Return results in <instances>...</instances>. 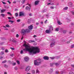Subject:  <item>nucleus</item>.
I'll use <instances>...</instances> for the list:
<instances>
[{"label": "nucleus", "mask_w": 74, "mask_h": 74, "mask_svg": "<svg viewBox=\"0 0 74 74\" xmlns=\"http://www.w3.org/2000/svg\"><path fill=\"white\" fill-rule=\"evenodd\" d=\"M1 49H2V50H4V47L2 48Z\"/></svg>", "instance_id": "nucleus-56"}, {"label": "nucleus", "mask_w": 74, "mask_h": 74, "mask_svg": "<svg viewBox=\"0 0 74 74\" xmlns=\"http://www.w3.org/2000/svg\"><path fill=\"white\" fill-rule=\"evenodd\" d=\"M39 24V23H36V25H38Z\"/></svg>", "instance_id": "nucleus-54"}, {"label": "nucleus", "mask_w": 74, "mask_h": 74, "mask_svg": "<svg viewBox=\"0 0 74 74\" xmlns=\"http://www.w3.org/2000/svg\"><path fill=\"white\" fill-rule=\"evenodd\" d=\"M50 71H51V72H52V71H53V69L51 68L50 69Z\"/></svg>", "instance_id": "nucleus-47"}, {"label": "nucleus", "mask_w": 74, "mask_h": 74, "mask_svg": "<svg viewBox=\"0 0 74 74\" xmlns=\"http://www.w3.org/2000/svg\"><path fill=\"white\" fill-rule=\"evenodd\" d=\"M7 13L8 14H10V15H12V14H11V13H10V12H7Z\"/></svg>", "instance_id": "nucleus-36"}, {"label": "nucleus", "mask_w": 74, "mask_h": 74, "mask_svg": "<svg viewBox=\"0 0 74 74\" xmlns=\"http://www.w3.org/2000/svg\"><path fill=\"white\" fill-rule=\"evenodd\" d=\"M20 53H21V54H22V53H23V50H21L20 52Z\"/></svg>", "instance_id": "nucleus-33"}, {"label": "nucleus", "mask_w": 74, "mask_h": 74, "mask_svg": "<svg viewBox=\"0 0 74 74\" xmlns=\"http://www.w3.org/2000/svg\"><path fill=\"white\" fill-rule=\"evenodd\" d=\"M68 22H70V20L69 19H68Z\"/></svg>", "instance_id": "nucleus-57"}, {"label": "nucleus", "mask_w": 74, "mask_h": 74, "mask_svg": "<svg viewBox=\"0 0 74 74\" xmlns=\"http://www.w3.org/2000/svg\"><path fill=\"white\" fill-rule=\"evenodd\" d=\"M8 52V50L7 49H6L5 51V52L6 53H7Z\"/></svg>", "instance_id": "nucleus-43"}, {"label": "nucleus", "mask_w": 74, "mask_h": 74, "mask_svg": "<svg viewBox=\"0 0 74 74\" xmlns=\"http://www.w3.org/2000/svg\"><path fill=\"white\" fill-rule=\"evenodd\" d=\"M55 64V65H56V66H58V63H56Z\"/></svg>", "instance_id": "nucleus-51"}, {"label": "nucleus", "mask_w": 74, "mask_h": 74, "mask_svg": "<svg viewBox=\"0 0 74 74\" xmlns=\"http://www.w3.org/2000/svg\"><path fill=\"white\" fill-rule=\"evenodd\" d=\"M30 4L29 5V7L28 6H27L25 8V9L26 10H28V11H30Z\"/></svg>", "instance_id": "nucleus-8"}, {"label": "nucleus", "mask_w": 74, "mask_h": 74, "mask_svg": "<svg viewBox=\"0 0 74 74\" xmlns=\"http://www.w3.org/2000/svg\"><path fill=\"white\" fill-rule=\"evenodd\" d=\"M38 3H39V1H37L35 2V5H37V4H38Z\"/></svg>", "instance_id": "nucleus-14"}, {"label": "nucleus", "mask_w": 74, "mask_h": 74, "mask_svg": "<svg viewBox=\"0 0 74 74\" xmlns=\"http://www.w3.org/2000/svg\"><path fill=\"white\" fill-rule=\"evenodd\" d=\"M47 20H46L45 22V23H47Z\"/></svg>", "instance_id": "nucleus-62"}, {"label": "nucleus", "mask_w": 74, "mask_h": 74, "mask_svg": "<svg viewBox=\"0 0 74 74\" xmlns=\"http://www.w3.org/2000/svg\"><path fill=\"white\" fill-rule=\"evenodd\" d=\"M14 69H15V70H18V67H15L14 68Z\"/></svg>", "instance_id": "nucleus-44"}, {"label": "nucleus", "mask_w": 74, "mask_h": 74, "mask_svg": "<svg viewBox=\"0 0 74 74\" xmlns=\"http://www.w3.org/2000/svg\"><path fill=\"white\" fill-rule=\"evenodd\" d=\"M69 74H74V73L73 72H69Z\"/></svg>", "instance_id": "nucleus-37"}, {"label": "nucleus", "mask_w": 74, "mask_h": 74, "mask_svg": "<svg viewBox=\"0 0 74 74\" xmlns=\"http://www.w3.org/2000/svg\"><path fill=\"white\" fill-rule=\"evenodd\" d=\"M50 8L53 10V9H54V8H55L53 6H51L50 7Z\"/></svg>", "instance_id": "nucleus-28"}, {"label": "nucleus", "mask_w": 74, "mask_h": 74, "mask_svg": "<svg viewBox=\"0 0 74 74\" xmlns=\"http://www.w3.org/2000/svg\"><path fill=\"white\" fill-rule=\"evenodd\" d=\"M6 10L5 9H2L1 10V13H3V12H4Z\"/></svg>", "instance_id": "nucleus-13"}, {"label": "nucleus", "mask_w": 74, "mask_h": 74, "mask_svg": "<svg viewBox=\"0 0 74 74\" xmlns=\"http://www.w3.org/2000/svg\"><path fill=\"white\" fill-rule=\"evenodd\" d=\"M55 44V42H51L50 44L51 47H52L53 46H54Z\"/></svg>", "instance_id": "nucleus-7"}, {"label": "nucleus", "mask_w": 74, "mask_h": 74, "mask_svg": "<svg viewBox=\"0 0 74 74\" xmlns=\"http://www.w3.org/2000/svg\"><path fill=\"white\" fill-rule=\"evenodd\" d=\"M12 65L13 66H15V65H16V63L14 62L12 63Z\"/></svg>", "instance_id": "nucleus-40"}, {"label": "nucleus", "mask_w": 74, "mask_h": 74, "mask_svg": "<svg viewBox=\"0 0 74 74\" xmlns=\"http://www.w3.org/2000/svg\"><path fill=\"white\" fill-rule=\"evenodd\" d=\"M10 49H12V50H14L15 49V48L11 47Z\"/></svg>", "instance_id": "nucleus-42"}, {"label": "nucleus", "mask_w": 74, "mask_h": 74, "mask_svg": "<svg viewBox=\"0 0 74 74\" xmlns=\"http://www.w3.org/2000/svg\"><path fill=\"white\" fill-rule=\"evenodd\" d=\"M66 43L67 44H69V43H70V42L69 41L67 42H66Z\"/></svg>", "instance_id": "nucleus-60"}, {"label": "nucleus", "mask_w": 74, "mask_h": 74, "mask_svg": "<svg viewBox=\"0 0 74 74\" xmlns=\"http://www.w3.org/2000/svg\"><path fill=\"white\" fill-rule=\"evenodd\" d=\"M1 2L3 4H7V3L5 2H4L3 1H1Z\"/></svg>", "instance_id": "nucleus-31"}, {"label": "nucleus", "mask_w": 74, "mask_h": 74, "mask_svg": "<svg viewBox=\"0 0 74 74\" xmlns=\"http://www.w3.org/2000/svg\"><path fill=\"white\" fill-rule=\"evenodd\" d=\"M11 31L12 32H14V29H12L11 30Z\"/></svg>", "instance_id": "nucleus-39"}, {"label": "nucleus", "mask_w": 74, "mask_h": 74, "mask_svg": "<svg viewBox=\"0 0 74 74\" xmlns=\"http://www.w3.org/2000/svg\"><path fill=\"white\" fill-rule=\"evenodd\" d=\"M3 57H0V59H3Z\"/></svg>", "instance_id": "nucleus-55"}, {"label": "nucleus", "mask_w": 74, "mask_h": 74, "mask_svg": "<svg viewBox=\"0 0 74 74\" xmlns=\"http://www.w3.org/2000/svg\"><path fill=\"white\" fill-rule=\"evenodd\" d=\"M23 46L25 47V48L23 49V51L25 52L27 51L29 52V55H33L36 54V53H39L40 49L38 47H31L30 48V45H27L25 44L23 45Z\"/></svg>", "instance_id": "nucleus-1"}, {"label": "nucleus", "mask_w": 74, "mask_h": 74, "mask_svg": "<svg viewBox=\"0 0 74 74\" xmlns=\"http://www.w3.org/2000/svg\"><path fill=\"white\" fill-rule=\"evenodd\" d=\"M71 25H74V23H71Z\"/></svg>", "instance_id": "nucleus-61"}, {"label": "nucleus", "mask_w": 74, "mask_h": 74, "mask_svg": "<svg viewBox=\"0 0 74 74\" xmlns=\"http://www.w3.org/2000/svg\"><path fill=\"white\" fill-rule=\"evenodd\" d=\"M45 16H47V18H48V15H46Z\"/></svg>", "instance_id": "nucleus-58"}, {"label": "nucleus", "mask_w": 74, "mask_h": 74, "mask_svg": "<svg viewBox=\"0 0 74 74\" xmlns=\"http://www.w3.org/2000/svg\"><path fill=\"white\" fill-rule=\"evenodd\" d=\"M6 60H5L2 62V63H4L6 62Z\"/></svg>", "instance_id": "nucleus-48"}, {"label": "nucleus", "mask_w": 74, "mask_h": 74, "mask_svg": "<svg viewBox=\"0 0 74 74\" xmlns=\"http://www.w3.org/2000/svg\"><path fill=\"white\" fill-rule=\"evenodd\" d=\"M69 5L70 7H71L72 6V3L69 2Z\"/></svg>", "instance_id": "nucleus-19"}, {"label": "nucleus", "mask_w": 74, "mask_h": 74, "mask_svg": "<svg viewBox=\"0 0 74 74\" xmlns=\"http://www.w3.org/2000/svg\"><path fill=\"white\" fill-rule=\"evenodd\" d=\"M36 73H40V71H39L37 69L36 70Z\"/></svg>", "instance_id": "nucleus-27"}, {"label": "nucleus", "mask_w": 74, "mask_h": 74, "mask_svg": "<svg viewBox=\"0 0 74 74\" xmlns=\"http://www.w3.org/2000/svg\"><path fill=\"white\" fill-rule=\"evenodd\" d=\"M31 68V67L29 66H28L27 67V68L25 69V70L26 71H30V69Z\"/></svg>", "instance_id": "nucleus-4"}, {"label": "nucleus", "mask_w": 74, "mask_h": 74, "mask_svg": "<svg viewBox=\"0 0 74 74\" xmlns=\"http://www.w3.org/2000/svg\"><path fill=\"white\" fill-rule=\"evenodd\" d=\"M5 26H6V27H10V26L9 25H8V24H7Z\"/></svg>", "instance_id": "nucleus-22"}, {"label": "nucleus", "mask_w": 74, "mask_h": 74, "mask_svg": "<svg viewBox=\"0 0 74 74\" xmlns=\"http://www.w3.org/2000/svg\"><path fill=\"white\" fill-rule=\"evenodd\" d=\"M40 61H41V59H38L36 60H35L34 62V65L38 66L41 63V62Z\"/></svg>", "instance_id": "nucleus-2"}, {"label": "nucleus", "mask_w": 74, "mask_h": 74, "mask_svg": "<svg viewBox=\"0 0 74 74\" xmlns=\"http://www.w3.org/2000/svg\"><path fill=\"white\" fill-rule=\"evenodd\" d=\"M16 62L18 64H20V62L18 60H17L16 61Z\"/></svg>", "instance_id": "nucleus-30"}, {"label": "nucleus", "mask_w": 74, "mask_h": 74, "mask_svg": "<svg viewBox=\"0 0 74 74\" xmlns=\"http://www.w3.org/2000/svg\"><path fill=\"white\" fill-rule=\"evenodd\" d=\"M43 59H45V60H48V56H45L44 57Z\"/></svg>", "instance_id": "nucleus-12"}, {"label": "nucleus", "mask_w": 74, "mask_h": 74, "mask_svg": "<svg viewBox=\"0 0 74 74\" xmlns=\"http://www.w3.org/2000/svg\"><path fill=\"white\" fill-rule=\"evenodd\" d=\"M34 45H37V43H34Z\"/></svg>", "instance_id": "nucleus-59"}, {"label": "nucleus", "mask_w": 74, "mask_h": 74, "mask_svg": "<svg viewBox=\"0 0 74 74\" xmlns=\"http://www.w3.org/2000/svg\"><path fill=\"white\" fill-rule=\"evenodd\" d=\"M7 2H8V3H9V4H11V2H10V1H8Z\"/></svg>", "instance_id": "nucleus-52"}, {"label": "nucleus", "mask_w": 74, "mask_h": 74, "mask_svg": "<svg viewBox=\"0 0 74 74\" xmlns=\"http://www.w3.org/2000/svg\"><path fill=\"white\" fill-rule=\"evenodd\" d=\"M74 45H71V48H74Z\"/></svg>", "instance_id": "nucleus-49"}, {"label": "nucleus", "mask_w": 74, "mask_h": 74, "mask_svg": "<svg viewBox=\"0 0 74 74\" xmlns=\"http://www.w3.org/2000/svg\"><path fill=\"white\" fill-rule=\"evenodd\" d=\"M28 28L29 30H32V29H33V26L31 25L30 26H29L28 27Z\"/></svg>", "instance_id": "nucleus-11"}, {"label": "nucleus", "mask_w": 74, "mask_h": 74, "mask_svg": "<svg viewBox=\"0 0 74 74\" xmlns=\"http://www.w3.org/2000/svg\"><path fill=\"white\" fill-rule=\"evenodd\" d=\"M16 37L17 38H18V37H19V35H18V34H16Z\"/></svg>", "instance_id": "nucleus-46"}, {"label": "nucleus", "mask_w": 74, "mask_h": 74, "mask_svg": "<svg viewBox=\"0 0 74 74\" xmlns=\"http://www.w3.org/2000/svg\"><path fill=\"white\" fill-rule=\"evenodd\" d=\"M4 54V51H1V55H3V54Z\"/></svg>", "instance_id": "nucleus-24"}, {"label": "nucleus", "mask_w": 74, "mask_h": 74, "mask_svg": "<svg viewBox=\"0 0 74 74\" xmlns=\"http://www.w3.org/2000/svg\"><path fill=\"white\" fill-rule=\"evenodd\" d=\"M15 15L16 16H18V13H16L15 14Z\"/></svg>", "instance_id": "nucleus-34"}, {"label": "nucleus", "mask_w": 74, "mask_h": 74, "mask_svg": "<svg viewBox=\"0 0 74 74\" xmlns=\"http://www.w3.org/2000/svg\"><path fill=\"white\" fill-rule=\"evenodd\" d=\"M32 74H34L35 73V71L34 70H32Z\"/></svg>", "instance_id": "nucleus-26"}, {"label": "nucleus", "mask_w": 74, "mask_h": 74, "mask_svg": "<svg viewBox=\"0 0 74 74\" xmlns=\"http://www.w3.org/2000/svg\"><path fill=\"white\" fill-rule=\"evenodd\" d=\"M25 2V0H22V1H21V3H22V4H23Z\"/></svg>", "instance_id": "nucleus-23"}, {"label": "nucleus", "mask_w": 74, "mask_h": 74, "mask_svg": "<svg viewBox=\"0 0 74 74\" xmlns=\"http://www.w3.org/2000/svg\"><path fill=\"white\" fill-rule=\"evenodd\" d=\"M34 38H35V37H36V35H34Z\"/></svg>", "instance_id": "nucleus-64"}, {"label": "nucleus", "mask_w": 74, "mask_h": 74, "mask_svg": "<svg viewBox=\"0 0 74 74\" xmlns=\"http://www.w3.org/2000/svg\"><path fill=\"white\" fill-rule=\"evenodd\" d=\"M57 23L58 25H62V23L60 22V21L58 20Z\"/></svg>", "instance_id": "nucleus-15"}, {"label": "nucleus", "mask_w": 74, "mask_h": 74, "mask_svg": "<svg viewBox=\"0 0 74 74\" xmlns=\"http://www.w3.org/2000/svg\"><path fill=\"white\" fill-rule=\"evenodd\" d=\"M24 60L26 62H27L29 60V58L28 57H25L24 58Z\"/></svg>", "instance_id": "nucleus-9"}, {"label": "nucleus", "mask_w": 74, "mask_h": 74, "mask_svg": "<svg viewBox=\"0 0 74 74\" xmlns=\"http://www.w3.org/2000/svg\"><path fill=\"white\" fill-rule=\"evenodd\" d=\"M53 27L52 26H50L49 28V30L51 32L52 31H53Z\"/></svg>", "instance_id": "nucleus-5"}, {"label": "nucleus", "mask_w": 74, "mask_h": 74, "mask_svg": "<svg viewBox=\"0 0 74 74\" xmlns=\"http://www.w3.org/2000/svg\"><path fill=\"white\" fill-rule=\"evenodd\" d=\"M68 9V7H65L64 8V10H67Z\"/></svg>", "instance_id": "nucleus-21"}, {"label": "nucleus", "mask_w": 74, "mask_h": 74, "mask_svg": "<svg viewBox=\"0 0 74 74\" xmlns=\"http://www.w3.org/2000/svg\"><path fill=\"white\" fill-rule=\"evenodd\" d=\"M27 23L28 24L30 23V19H28L27 21Z\"/></svg>", "instance_id": "nucleus-18"}, {"label": "nucleus", "mask_w": 74, "mask_h": 74, "mask_svg": "<svg viewBox=\"0 0 74 74\" xmlns=\"http://www.w3.org/2000/svg\"><path fill=\"white\" fill-rule=\"evenodd\" d=\"M55 30L56 32H58L59 30V28H57Z\"/></svg>", "instance_id": "nucleus-20"}, {"label": "nucleus", "mask_w": 74, "mask_h": 74, "mask_svg": "<svg viewBox=\"0 0 74 74\" xmlns=\"http://www.w3.org/2000/svg\"><path fill=\"white\" fill-rule=\"evenodd\" d=\"M50 58L51 59H55V57H50Z\"/></svg>", "instance_id": "nucleus-35"}, {"label": "nucleus", "mask_w": 74, "mask_h": 74, "mask_svg": "<svg viewBox=\"0 0 74 74\" xmlns=\"http://www.w3.org/2000/svg\"><path fill=\"white\" fill-rule=\"evenodd\" d=\"M9 22H11V23H13V21H11V20H9Z\"/></svg>", "instance_id": "nucleus-45"}, {"label": "nucleus", "mask_w": 74, "mask_h": 74, "mask_svg": "<svg viewBox=\"0 0 74 74\" xmlns=\"http://www.w3.org/2000/svg\"><path fill=\"white\" fill-rule=\"evenodd\" d=\"M53 64L51 63L50 66H53Z\"/></svg>", "instance_id": "nucleus-50"}, {"label": "nucleus", "mask_w": 74, "mask_h": 74, "mask_svg": "<svg viewBox=\"0 0 74 74\" xmlns=\"http://www.w3.org/2000/svg\"><path fill=\"white\" fill-rule=\"evenodd\" d=\"M29 42L30 43H31L32 42H35V41L33 40H29Z\"/></svg>", "instance_id": "nucleus-17"}, {"label": "nucleus", "mask_w": 74, "mask_h": 74, "mask_svg": "<svg viewBox=\"0 0 74 74\" xmlns=\"http://www.w3.org/2000/svg\"><path fill=\"white\" fill-rule=\"evenodd\" d=\"M71 12L73 15H74V11H71Z\"/></svg>", "instance_id": "nucleus-32"}, {"label": "nucleus", "mask_w": 74, "mask_h": 74, "mask_svg": "<svg viewBox=\"0 0 74 74\" xmlns=\"http://www.w3.org/2000/svg\"><path fill=\"white\" fill-rule=\"evenodd\" d=\"M45 33H47L48 34H49L50 33H51V32L49 30L47 29L45 31Z\"/></svg>", "instance_id": "nucleus-10"}, {"label": "nucleus", "mask_w": 74, "mask_h": 74, "mask_svg": "<svg viewBox=\"0 0 74 74\" xmlns=\"http://www.w3.org/2000/svg\"><path fill=\"white\" fill-rule=\"evenodd\" d=\"M8 19H11V18L10 17H8Z\"/></svg>", "instance_id": "nucleus-53"}, {"label": "nucleus", "mask_w": 74, "mask_h": 74, "mask_svg": "<svg viewBox=\"0 0 74 74\" xmlns=\"http://www.w3.org/2000/svg\"><path fill=\"white\" fill-rule=\"evenodd\" d=\"M30 30L29 29H26L25 30L24 29H23L21 31V33H24L25 32H27V33L28 32H30Z\"/></svg>", "instance_id": "nucleus-3"}, {"label": "nucleus", "mask_w": 74, "mask_h": 74, "mask_svg": "<svg viewBox=\"0 0 74 74\" xmlns=\"http://www.w3.org/2000/svg\"><path fill=\"white\" fill-rule=\"evenodd\" d=\"M20 21H21V20H20V19H18L17 20V22H20Z\"/></svg>", "instance_id": "nucleus-41"}, {"label": "nucleus", "mask_w": 74, "mask_h": 74, "mask_svg": "<svg viewBox=\"0 0 74 74\" xmlns=\"http://www.w3.org/2000/svg\"><path fill=\"white\" fill-rule=\"evenodd\" d=\"M62 32L63 33H66V30H64L62 31Z\"/></svg>", "instance_id": "nucleus-25"}, {"label": "nucleus", "mask_w": 74, "mask_h": 74, "mask_svg": "<svg viewBox=\"0 0 74 74\" xmlns=\"http://www.w3.org/2000/svg\"><path fill=\"white\" fill-rule=\"evenodd\" d=\"M19 16H24V13L22 12H19Z\"/></svg>", "instance_id": "nucleus-6"}, {"label": "nucleus", "mask_w": 74, "mask_h": 74, "mask_svg": "<svg viewBox=\"0 0 74 74\" xmlns=\"http://www.w3.org/2000/svg\"><path fill=\"white\" fill-rule=\"evenodd\" d=\"M50 4L51 5H54V3H47V5H50Z\"/></svg>", "instance_id": "nucleus-16"}, {"label": "nucleus", "mask_w": 74, "mask_h": 74, "mask_svg": "<svg viewBox=\"0 0 74 74\" xmlns=\"http://www.w3.org/2000/svg\"><path fill=\"white\" fill-rule=\"evenodd\" d=\"M59 71H56V74H59Z\"/></svg>", "instance_id": "nucleus-38"}, {"label": "nucleus", "mask_w": 74, "mask_h": 74, "mask_svg": "<svg viewBox=\"0 0 74 74\" xmlns=\"http://www.w3.org/2000/svg\"><path fill=\"white\" fill-rule=\"evenodd\" d=\"M72 67H74V65H72Z\"/></svg>", "instance_id": "nucleus-63"}, {"label": "nucleus", "mask_w": 74, "mask_h": 74, "mask_svg": "<svg viewBox=\"0 0 74 74\" xmlns=\"http://www.w3.org/2000/svg\"><path fill=\"white\" fill-rule=\"evenodd\" d=\"M1 16H2L3 17H4V16H5V15L3 14H1Z\"/></svg>", "instance_id": "nucleus-29"}]
</instances>
